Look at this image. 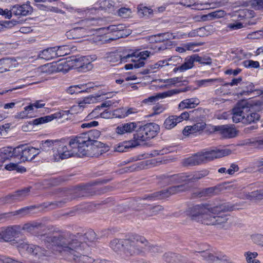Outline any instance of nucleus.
Returning a JSON list of instances; mask_svg holds the SVG:
<instances>
[{"label": "nucleus", "mask_w": 263, "mask_h": 263, "mask_svg": "<svg viewBox=\"0 0 263 263\" xmlns=\"http://www.w3.org/2000/svg\"><path fill=\"white\" fill-rule=\"evenodd\" d=\"M151 49H152L153 51L151 52L150 54H153L154 53L156 52H158L164 50L167 48L166 46L165 45H152L151 47H150ZM149 51L148 50H147Z\"/></svg>", "instance_id": "obj_55"}, {"label": "nucleus", "mask_w": 263, "mask_h": 263, "mask_svg": "<svg viewBox=\"0 0 263 263\" xmlns=\"http://www.w3.org/2000/svg\"><path fill=\"white\" fill-rule=\"evenodd\" d=\"M142 237L146 242L143 243L141 251L138 253L137 255L144 253L145 251H148L154 254L162 252L161 248L160 247L150 244V243L144 237L142 236Z\"/></svg>", "instance_id": "obj_30"}, {"label": "nucleus", "mask_w": 263, "mask_h": 263, "mask_svg": "<svg viewBox=\"0 0 263 263\" xmlns=\"http://www.w3.org/2000/svg\"><path fill=\"white\" fill-rule=\"evenodd\" d=\"M0 261L3 263H18V261L9 257L0 255Z\"/></svg>", "instance_id": "obj_61"}, {"label": "nucleus", "mask_w": 263, "mask_h": 263, "mask_svg": "<svg viewBox=\"0 0 263 263\" xmlns=\"http://www.w3.org/2000/svg\"><path fill=\"white\" fill-rule=\"evenodd\" d=\"M108 147L100 141H94L90 144H79V145L72 147L61 146L55 153L54 156L55 160L60 161L73 156L82 157L88 156L90 157H98L108 151Z\"/></svg>", "instance_id": "obj_2"}, {"label": "nucleus", "mask_w": 263, "mask_h": 263, "mask_svg": "<svg viewBox=\"0 0 263 263\" xmlns=\"http://www.w3.org/2000/svg\"><path fill=\"white\" fill-rule=\"evenodd\" d=\"M194 61L192 55L186 57L184 60V62L180 66V69L182 71H185L188 69H190L194 67Z\"/></svg>", "instance_id": "obj_40"}, {"label": "nucleus", "mask_w": 263, "mask_h": 263, "mask_svg": "<svg viewBox=\"0 0 263 263\" xmlns=\"http://www.w3.org/2000/svg\"><path fill=\"white\" fill-rule=\"evenodd\" d=\"M45 68L46 69V71L48 70L49 71L51 72H62L66 73L72 68V66L70 61H64L54 66L47 65L45 66Z\"/></svg>", "instance_id": "obj_22"}, {"label": "nucleus", "mask_w": 263, "mask_h": 263, "mask_svg": "<svg viewBox=\"0 0 263 263\" xmlns=\"http://www.w3.org/2000/svg\"><path fill=\"white\" fill-rule=\"evenodd\" d=\"M32 208L31 206H26L17 211L9 213L8 214L10 215V216L18 215L20 217H23L29 214L30 212V210Z\"/></svg>", "instance_id": "obj_45"}, {"label": "nucleus", "mask_w": 263, "mask_h": 263, "mask_svg": "<svg viewBox=\"0 0 263 263\" xmlns=\"http://www.w3.org/2000/svg\"><path fill=\"white\" fill-rule=\"evenodd\" d=\"M13 14L15 16H26L31 14L32 12V8L27 2L22 5H16L12 8Z\"/></svg>", "instance_id": "obj_23"}, {"label": "nucleus", "mask_w": 263, "mask_h": 263, "mask_svg": "<svg viewBox=\"0 0 263 263\" xmlns=\"http://www.w3.org/2000/svg\"><path fill=\"white\" fill-rule=\"evenodd\" d=\"M82 103H80L78 105L72 106L70 110L62 111V112H57L55 114H57L58 118H61L64 115H68L69 114H72L73 111L79 109H81Z\"/></svg>", "instance_id": "obj_44"}, {"label": "nucleus", "mask_w": 263, "mask_h": 263, "mask_svg": "<svg viewBox=\"0 0 263 263\" xmlns=\"http://www.w3.org/2000/svg\"><path fill=\"white\" fill-rule=\"evenodd\" d=\"M243 65L246 68H256L259 67V63L257 61H254L252 60H246L243 62Z\"/></svg>", "instance_id": "obj_56"}, {"label": "nucleus", "mask_w": 263, "mask_h": 263, "mask_svg": "<svg viewBox=\"0 0 263 263\" xmlns=\"http://www.w3.org/2000/svg\"><path fill=\"white\" fill-rule=\"evenodd\" d=\"M128 50L119 51L117 52L109 53L106 59L107 62L112 64H119L129 62V58L132 57V53L127 52Z\"/></svg>", "instance_id": "obj_17"}, {"label": "nucleus", "mask_w": 263, "mask_h": 263, "mask_svg": "<svg viewBox=\"0 0 263 263\" xmlns=\"http://www.w3.org/2000/svg\"><path fill=\"white\" fill-rule=\"evenodd\" d=\"M14 241L15 240H13V245L18 248L21 253L26 252L28 254L38 257L48 254L46 250L42 249L39 246L29 245L24 241L21 242Z\"/></svg>", "instance_id": "obj_11"}, {"label": "nucleus", "mask_w": 263, "mask_h": 263, "mask_svg": "<svg viewBox=\"0 0 263 263\" xmlns=\"http://www.w3.org/2000/svg\"><path fill=\"white\" fill-rule=\"evenodd\" d=\"M58 242H62L64 245H70L80 251L89 250V243H92L97 239L96 234L92 230H87L85 233H77L67 239L61 237L57 238Z\"/></svg>", "instance_id": "obj_5"}, {"label": "nucleus", "mask_w": 263, "mask_h": 263, "mask_svg": "<svg viewBox=\"0 0 263 263\" xmlns=\"http://www.w3.org/2000/svg\"><path fill=\"white\" fill-rule=\"evenodd\" d=\"M100 135V132L97 129L90 130L88 132L70 137L68 144L71 147H72V145L76 146L79 144H90L94 141H98L96 139L99 138Z\"/></svg>", "instance_id": "obj_7"}, {"label": "nucleus", "mask_w": 263, "mask_h": 263, "mask_svg": "<svg viewBox=\"0 0 263 263\" xmlns=\"http://www.w3.org/2000/svg\"><path fill=\"white\" fill-rule=\"evenodd\" d=\"M181 82H186V80L182 81L181 80V78L180 77H175L173 78H171L164 80V82L167 83L168 84L174 85L177 83Z\"/></svg>", "instance_id": "obj_58"}, {"label": "nucleus", "mask_w": 263, "mask_h": 263, "mask_svg": "<svg viewBox=\"0 0 263 263\" xmlns=\"http://www.w3.org/2000/svg\"><path fill=\"white\" fill-rule=\"evenodd\" d=\"M0 62L5 68V70L7 71L16 67L17 65V62L16 60L13 58H4L1 59Z\"/></svg>", "instance_id": "obj_36"}, {"label": "nucleus", "mask_w": 263, "mask_h": 263, "mask_svg": "<svg viewBox=\"0 0 263 263\" xmlns=\"http://www.w3.org/2000/svg\"><path fill=\"white\" fill-rule=\"evenodd\" d=\"M127 52L132 53V57L129 58V61L132 63L126 64L124 68L126 70L137 69L142 67L145 65L144 61L149 57L150 51H143L141 52L133 51L131 50H128Z\"/></svg>", "instance_id": "obj_9"}, {"label": "nucleus", "mask_w": 263, "mask_h": 263, "mask_svg": "<svg viewBox=\"0 0 263 263\" xmlns=\"http://www.w3.org/2000/svg\"><path fill=\"white\" fill-rule=\"evenodd\" d=\"M137 124L134 122L122 123L119 125L115 129V132L120 135L133 133L137 128Z\"/></svg>", "instance_id": "obj_25"}, {"label": "nucleus", "mask_w": 263, "mask_h": 263, "mask_svg": "<svg viewBox=\"0 0 263 263\" xmlns=\"http://www.w3.org/2000/svg\"><path fill=\"white\" fill-rule=\"evenodd\" d=\"M218 79H208L200 80L197 81V84L199 87H206L214 82H217Z\"/></svg>", "instance_id": "obj_49"}, {"label": "nucleus", "mask_w": 263, "mask_h": 263, "mask_svg": "<svg viewBox=\"0 0 263 263\" xmlns=\"http://www.w3.org/2000/svg\"><path fill=\"white\" fill-rule=\"evenodd\" d=\"M200 103L199 100L197 98L187 99L182 101L178 105L180 109L184 108H193L196 107Z\"/></svg>", "instance_id": "obj_28"}, {"label": "nucleus", "mask_w": 263, "mask_h": 263, "mask_svg": "<svg viewBox=\"0 0 263 263\" xmlns=\"http://www.w3.org/2000/svg\"><path fill=\"white\" fill-rule=\"evenodd\" d=\"M178 257V255L173 253L168 252L164 254L163 259L166 262L173 263L177 261Z\"/></svg>", "instance_id": "obj_47"}, {"label": "nucleus", "mask_w": 263, "mask_h": 263, "mask_svg": "<svg viewBox=\"0 0 263 263\" xmlns=\"http://www.w3.org/2000/svg\"><path fill=\"white\" fill-rule=\"evenodd\" d=\"M193 258L198 259L201 257L208 263H225V256L218 255L211 250L203 248L201 250L196 251L193 255Z\"/></svg>", "instance_id": "obj_10"}, {"label": "nucleus", "mask_w": 263, "mask_h": 263, "mask_svg": "<svg viewBox=\"0 0 263 263\" xmlns=\"http://www.w3.org/2000/svg\"><path fill=\"white\" fill-rule=\"evenodd\" d=\"M209 172L204 170L195 172L192 176H185L183 174H174L173 175H163L161 178L165 183H179L186 180L196 181L207 176Z\"/></svg>", "instance_id": "obj_8"}, {"label": "nucleus", "mask_w": 263, "mask_h": 263, "mask_svg": "<svg viewBox=\"0 0 263 263\" xmlns=\"http://www.w3.org/2000/svg\"><path fill=\"white\" fill-rule=\"evenodd\" d=\"M259 115L256 112H250L247 113L245 116L244 121H243V123L245 124H250L252 122H255L257 121L259 119Z\"/></svg>", "instance_id": "obj_42"}, {"label": "nucleus", "mask_w": 263, "mask_h": 263, "mask_svg": "<svg viewBox=\"0 0 263 263\" xmlns=\"http://www.w3.org/2000/svg\"><path fill=\"white\" fill-rule=\"evenodd\" d=\"M179 120L177 116H170L165 120L163 126L166 129H171L180 123Z\"/></svg>", "instance_id": "obj_35"}, {"label": "nucleus", "mask_w": 263, "mask_h": 263, "mask_svg": "<svg viewBox=\"0 0 263 263\" xmlns=\"http://www.w3.org/2000/svg\"><path fill=\"white\" fill-rule=\"evenodd\" d=\"M145 240L137 234L128 239H114L110 241V247L116 252L119 254L122 258L126 259L131 256L137 255L142 248Z\"/></svg>", "instance_id": "obj_4"}, {"label": "nucleus", "mask_w": 263, "mask_h": 263, "mask_svg": "<svg viewBox=\"0 0 263 263\" xmlns=\"http://www.w3.org/2000/svg\"><path fill=\"white\" fill-rule=\"evenodd\" d=\"M181 60L182 59L180 57L174 56L168 59L167 61L168 65L176 66L181 61Z\"/></svg>", "instance_id": "obj_57"}, {"label": "nucleus", "mask_w": 263, "mask_h": 263, "mask_svg": "<svg viewBox=\"0 0 263 263\" xmlns=\"http://www.w3.org/2000/svg\"><path fill=\"white\" fill-rule=\"evenodd\" d=\"M16 152L15 153L17 154V159L20 161H25L34 159L40 154L41 151L33 147L21 145L16 147Z\"/></svg>", "instance_id": "obj_14"}, {"label": "nucleus", "mask_w": 263, "mask_h": 263, "mask_svg": "<svg viewBox=\"0 0 263 263\" xmlns=\"http://www.w3.org/2000/svg\"><path fill=\"white\" fill-rule=\"evenodd\" d=\"M160 130L159 125L155 123H148L140 126L133 135V140L120 143L114 147L115 152L122 153L127 149L143 145L145 142L155 137Z\"/></svg>", "instance_id": "obj_3"}, {"label": "nucleus", "mask_w": 263, "mask_h": 263, "mask_svg": "<svg viewBox=\"0 0 263 263\" xmlns=\"http://www.w3.org/2000/svg\"><path fill=\"white\" fill-rule=\"evenodd\" d=\"M237 205L228 202L210 205L200 204L189 208L185 211L186 215L192 220L206 225H222L226 229L230 227L233 218L229 216H212L220 212L232 211L237 208Z\"/></svg>", "instance_id": "obj_1"}, {"label": "nucleus", "mask_w": 263, "mask_h": 263, "mask_svg": "<svg viewBox=\"0 0 263 263\" xmlns=\"http://www.w3.org/2000/svg\"><path fill=\"white\" fill-rule=\"evenodd\" d=\"M45 105V104L44 103L42 100H38L35 101L34 103L30 104L29 106H31L32 108V112H33L34 107L36 108H41Z\"/></svg>", "instance_id": "obj_64"}, {"label": "nucleus", "mask_w": 263, "mask_h": 263, "mask_svg": "<svg viewBox=\"0 0 263 263\" xmlns=\"http://www.w3.org/2000/svg\"><path fill=\"white\" fill-rule=\"evenodd\" d=\"M227 13L225 11L218 10L209 13L208 14L204 15L202 16V19L205 21H212L214 19L220 18L225 16Z\"/></svg>", "instance_id": "obj_32"}, {"label": "nucleus", "mask_w": 263, "mask_h": 263, "mask_svg": "<svg viewBox=\"0 0 263 263\" xmlns=\"http://www.w3.org/2000/svg\"><path fill=\"white\" fill-rule=\"evenodd\" d=\"M166 93L165 92H163L162 93H160L157 94L156 96H152L148 98H146L144 99L143 101V103L145 104H151L152 103H155L157 100H158L159 99H163L166 97H167V96H164V94Z\"/></svg>", "instance_id": "obj_43"}, {"label": "nucleus", "mask_w": 263, "mask_h": 263, "mask_svg": "<svg viewBox=\"0 0 263 263\" xmlns=\"http://www.w3.org/2000/svg\"><path fill=\"white\" fill-rule=\"evenodd\" d=\"M130 12V10L129 8H121L118 10V15L120 16L126 17L129 15Z\"/></svg>", "instance_id": "obj_59"}, {"label": "nucleus", "mask_w": 263, "mask_h": 263, "mask_svg": "<svg viewBox=\"0 0 263 263\" xmlns=\"http://www.w3.org/2000/svg\"><path fill=\"white\" fill-rule=\"evenodd\" d=\"M32 108L31 106H27L24 108V110L21 112H20L17 116L19 118L24 119L25 118H27L29 117V114H32Z\"/></svg>", "instance_id": "obj_52"}, {"label": "nucleus", "mask_w": 263, "mask_h": 263, "mask_svg": "<svg viewBox=\"0 0 263 263\" xmlns=\"http://www.w3.org/2000/svg\"><path fill=\"white\" fill-rule=\"evenodd\" d=\"M55 47L57 58L63 57L70 53L71 51L68 46L63 45Z\"/></svg>", "instance_id": "obj_39"}, {"label": "nucleus", "mask_w": 263, "mask_h": 263, "mask_svg": "<svg viewBox=\"0 0 263 263\" xmlns=\"http://www.w3.org/2000/svg\"><path fill=\"white\" fill-rule=\"evenodd\" d=\"M247 263H260V261L255 258L258 256V253L256 252L248 251L244 253Z\"/></svg>", "instance_id": "obj_41"}, {"label": "nucleus", "mask_w": 263, "mask_h": 263, "mask_svg": "<svg viewBox=\"0 0 263 263\" xmlns=\"http://www.w3.org/2000/svg\"><path fill=\"white\" fill-rule=\"evenodd\" d=\"M97 99L92 96H89L88 97L85 98L82 102H81L80 103H82L83 106L82 108L84 107V105L86 104H91V103H94L96 102Z\"/></svg>", "instance_id": "obj_62"}, {"label": "nucleus", "mask_w": 263, "mask_h": 263, "mask_svg": "<svg viewBox=\"0 0 263 263\" xmlns=\"http://www.w3.org/2000/svg\"><path fill=\"white\" fill-rule=\"evenodd\" d=\"M16 147H7L3 148L0 153V162L4 163L12 158H17V154L15 153Z\"/></svg>", "instance_id": "obj_24"}, {"label": "nucleus", "mask_w": 263, "mask_h": 263, "mask_svg": "<svg viewBox=\"0 0 263 263\" xmlns=\"http://www.w3.org/2000/svg\"><path fill=\"white\" fill-rule=\"evenodd\" d=\"M35 72V71H31L27 73V76H26V77L22 80L24 81H28L27 83L25 84V85L35 83V82H31V81L35 80V79L33 78L34 77H35V76L32 74ZM24 86H25V85H23L19 87H17L15 89L22 88Z\"/></svg>", "instance_id": "obj_50"}, {"label": "nucleus", "mask_w": 263, "mask_h": 263, "mask_svg": "<svg viewBox=\"0 0 263 263\" xmlns=\"http://www.w3.org/2000/svg\"><path fill=\"white\" fill-rule=\"evenodd\" d=\"M205 29L204 27L199 28L196 30H194L190 32L188 34V37L202 36L204 35Z\"/></svg>", "instance_id": "obj_48"}, {"label": "nucleus", "mask_w": 263, "mask_h": 263, "mask_svg": "<svg viewBox=\"0 0 263 263\" xmlns=\"http://www.w3.org/2000/svg\"><path fill=\"white\" fill-rule=\"evenodd\" d=\"M114 4L115 3L112 0H104L100 3V7L102 9H110L114 7Z\"/></svg>", "instance_id": "obj_53"}, {"label": "nucleus", "mask_w": 263, "mask_h": 263, "mask_svg": "<svg viewBox=\"0 0 263 263\" xmlns=\"http://www.w3.org/2000/svg\"><path fill=\"white\" fill-rule=\"evenodd\" d=\"M190 90L191 87L189 86L181 89H171L166 91V93L164 94V96L171 97L174 95L178 94L181 92H186Z\"/></svg>", "instance_id": "obj_46"}, {"label": "nucleus", "mask_w": 263, "mask_h": 263, "mask_svg": "<svg viewBox=\"0 0 263 263\" xmlns=\"http://www.w3.org/2000/svg\"><path fill=\"white\" fill-rule=\"evenodd\" d=\"M107 29L110 32L116 33V35L118 38L123 37L125 35L124 33L125 26L122 24L110 25L107 27Z\"/></svg>", "instance_id": "obj_34"}, {"label": "nucleus", "mask_w": 263, "mask_h": 263, "mask_svg": "<svg viewBox=\"0 0 263 263\" xmlns=\"http://www.w3.org/2000/svg\"><path fill=\"white\" fill-rule=\"evenodd\" d=\"M238 196L241 199H247L250 200H261L263 198V194L261 190H257L251 193H244Z\"/></svg>", "instance_id": "obj_29"}, {"label": "nucleus", "mask_w": 263, "mask_h": 263, "mask_svg": "<svg viewBox=\"0 0 263 263\" xmlns=\"http://www.w3.org/2000/svg\"><path fill=\"white\" fill-rule=\"evenodd\" d=\"M29 191L30 189L26 188L21 191H18L14 194L1 197L0 198V204L12 203L20 201L28 195Z\"/></svg>", "instance_id": "obj_18"}, {"label": "nucleus", "mask_w": 263, "mask_h": 263, "mask_svg": "<svg viewBox=\"0 0 263 263\" xmlns=\"http://www.w3.org/2000/svg\"><path fill=\"white\" fill-rule=\"evenodd\" d=\"M195 62L199 63L203 65H210L212 64V59L208 56L199 57L197 54L192 55Z\"/></svg>", "instance_id": "obj_38"}, {"label": "nucleus", "mask_w": 263, "mask_h": 263, "mask_svg": "<svg viewBox=\"0 0 263 263\" xmlns=\"http://www.w3.org/2000/svg\"><path fill=\"white\" fill-rule=\"evenodd\" d=\"M61 141L59 140H46L42 141L40 145V151L41 150L44 152L48 151L50 148L52 149L53 158L54 161H57L55 160L54 154L57 153V151L61 146H65L61 144Z\"/></svg>", "instance_id": "obj_19"}, {"label": "nucleus", "mask_w": 263, "mask_h": 263, "mask_svg": "<svg viewBox=\"0 0 263 263\" xmlns=\"http://www.w3.org/2000/svg\"><path fill=\"white\" fill-rule=\"evenodd\" d=\"M213 129L215 132H218L219 134L225 138L235 137L238 134V131L234 127L228 125L215 126Z\"/></svg>", "instance_id": "obj_20"}, {"label": "nucleus", "mask_w": 263, "mask_h": 263, "mask_svg": "<svg viewBox=\"0 0 263 263\" xmlns=\"http://www.w3.org/2000/svg\"><path fill=\"white\" fill-rule=\"evenodd\" d=\"M5 168L8 171H12V170H18L21 172H23L26 171L25 168L24 167H22L21 168L18 167V165L17 163H10L5 166Z\"/></svg>", "instance_id": "obj_54"}, {"label": "nucleus", "mask_w": 263, "mask_h": 263, "mask_svg": "<svg viewBox=\"0 0 263 263\" xmlns=\"http://www.w3.org/2000/svg\"><path fill=\"white\" fill-rule=\"evenodd\" d=\"M57 237H49L47 239L48 244L46 247L48 249H51L52 246L57 245L58 247H61L62 250L68 256L71 257L76 263H93L94 259L84 254L85 252H88L89 250L80 251L70 245H64L62 242H58Z\"/></svg>", "instance_id": "obj_6"}, {"label": "nucleus", "mask_w": 263, "mask_h": 263, "mask_svg": "<svg viewBox=\"0 0 263 263\" xmlns=\"http://www.w3.org/2000/svg\"><path fill=\"white\" fill-rule=\"evenodd\" d=\"M84 86L83 85H74L69 87L67 90V93L69 94H73V93H78L79 92H81V91H83V88Z\"/></svg>", "instance_id": "obj_51"}, {"label": "nucleus", "mask_w": 263, "mask_h": 263, "mask_svg": "<svg viewBox=\"0 0 263 263\" xmlns=\"http://www.w3.org/2000/svg\"><path fill=\"white\" fill-rule=\"evenodd\" d=\"M250 104L246 101H241L237 103L233 109L232 120L235 123L241 122L243 123L245 116L250 111Z\"/></svg>", "instance_id": "obj_15"}, {"label": "nucleus", "mask_w": 263, "mask_h": 263, "mask_svg": "<svg viewBox=\"0 0 263 263\" xmlns=\"http://www.w3.org/2000/svg\"><path fill=\"white\" fill-rule=\"evenodd\" d=\"M232 151L228 148L217 149L215 148L210 151L199 152L201 162L206 163L213 160L214 159L221 158L229 155Z\"/></svg>", "instance_id": "obj_13"}, {"label": "nucleus", "mask_w": 263, "mask_h": 263, "mask_svg": "<svg viewBox=\"0 0 263 263\" xmlns=\"http://www.w3.org/2000/svg\"><path fill=\"white\" fill-rule=\"evenodd\" d=\"M96 59V56H84L75 58L70 62L72 68L79 69V71L85 72L92 68V61Z\"/></svg>", "instance_id": "obj_12"}, {"label": "nucleus", "mask_w": 263, "mask_h": 263, "mask_svg": "<svg viewBox=\"0 0 263 263\" xmlns=\"http://www.w3.org/2000/svg\"><path fill=\"white\" fill-rule=\"evenodd\" d=\"M162 40H164V41L165 40H169L171 39H178V37H177L176 35H175L173 33H170V32H165L162 33Z\"/></svg>", "instance_id": "obj_63"}, {"label": "nucleus", "mask_w": 263, "mask_h": 263, "mask_svg": "<svg viewBox=\"0 0 263 263\" xmlns=\"http://www.w3.org/2000/svg\"><path fill=\"white\" fill-rule=\"evenodd\" d=\"M186 186L185 185L173 186L167 189L162 190L160 192L154 193L145 197V199L155 200L156 199H162L168 197L171 195L177 193L185 190Z\"/></svg>", "instance_id": "obj_16"}, {"label": "nucleus", "mask_w": 263, "mask_h": 263, "mask_svg": "<svg viewBox=\"0 0 263 263\" xmlns=\"http://www.w3.org/2000/svg\"><path fill=\"white\" fill-rule=\"evenodd\" d=\"M39 57L46 61L56 58L55 47L49 48L40 51Z\"/></svg>", "instance_id": "obj_31"}, {"label": "nucleus", "mask_w": 263, "mask_h": 263, "mask_svg": "<svg viewBox=\"0 0 263 263\" xmlns=\"http://www.w3.org/2000/svg\"><path fill=\"white\" fill-rule=\"evenodd\" d=\"M19 227L14 226L7 228H3L0 229V241L2 240L5 241H11L12 238L17 235Z\"/></svg>", "instance_id": "obj_21"}, {"label": "nucleus", "mask_w": 263, "mask_h": 263, "mask_svg": "<svg viewBox=\"0 0 263 263\" xmlns=\"http://www.w3.org/2000/svg\"><path fill=\"white\" fill-rule=\"evenodd\" d=\"M202 162L199 153H197L191 157L184 159L183 160V164L185 166H194L199 165Z\"/></svg>", "instance_id": "obj_33"}, {"label": "nucleus", "mask_w": 263, "mask_h": 263, "mask_svg": "<svg viewBox=\"0 0 263 263\" xmlns=\"http://www.w3.org/2000/svg\"><path fill=\"white\" fill-rule=\"evenodd\" d=\"M12 9L9 10L7 9L5 10L0 8V14L4 16L6 18H10L13 14V13L11 12Z\"/></svg>", "instance_id": "obj_60"}, {"label": "nucleus", "mask_w": 263, "mask_h": 263, "mask_svg": "<svg viewBox=\"0 0 263 263\" xmlns=\"http://www.w3.org/2000/svg\"><path fill=\"white\" fill-rule=\"evenodd\" d=\"M205 125L206 124L204 122H198L192 126H186L183 130L182 133L186 136L190 134H195L203 130L205 128Z\"/></svg>", "instance_id": "obj_26"}, {"label": "nucleus", "mask_w": 263, "mask_h": 263, "mask_svg": "<svg viewBox=\"0 0 263 263\" xmlns=\"http://www.w3.org/2000/svg\"><path fill=\"white\" fill-rule=\"evenodd\" d=\"M66 35L69 39H79L88 35L86 29L82 27L74 28L66 32Z\"/></svg>", "instance_id": "obj_27"}, {"label": "nucleus", "mask_w": 263, "mask_h": 263, "mask_svg": "<svg viewBox=\"0 0 263 263\" xmlns=\"http://www.w3.org/2000/svg\"><path fill=\"white\" fill-rule=\"evenodd\" d=\"M57 114H52L49 116L42 117L39 118L35 119L33 120L32 122L34 125H39L41 124L47 123L51 121L54 118H57Z\"/></svg>", "instance_id": "obj_37"}]
</instances>
